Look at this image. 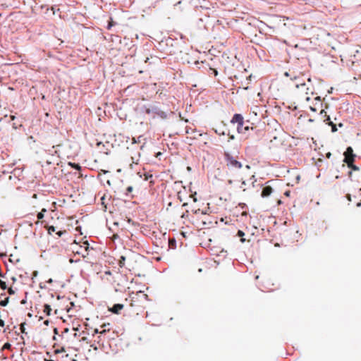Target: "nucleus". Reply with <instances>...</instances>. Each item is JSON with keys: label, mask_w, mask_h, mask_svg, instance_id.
Returning a JSON list of instances; mask_svg holds the SVG:
<instances>
[{"label": "nucleus", "mask_w": 361, "mask_h": 361, "mask_svg": "<svg viewBox=\"0 0 361 361\" xmlns=\"http://www.w3.org/2000/svg\"><path fill=\"white\" fill-rule=\"evenodd\" d=\"M226 166L228 168L239 169L242 168V164L237 160L235 157L231 155L228 152L224 153Z\"/></svg>", "instance_id": "1"}, {"label": "nucleus", "mask_w": 361, "mask_h": 361, "mask_svg": "<svg viewBox=\"0 0 361 361\" xmlns=\"http://www.w3.org/2000/svg\"><path fill=\"white\" fill-rule=\"evenodd\" d=\"M116 274L114 277V283L116 286V290H121L128 284V279L126 276L121 272H116Z\"/></svg>", "instance_id": "2"}, {"label": "nucleus", "mask_w": 361, "mask_h": 361, "mask_svg": "<svg viewBox=\"0 0 361 361\" xmlns=\"http://www.w3.org/2000/svg\"><path fill=\"white\" fill-rule=\"evenodd\" d=\"M295 87L298 90V94H300L305 101L309 102L311 100V97L309 94L310 89L307 87L305 82L300 84L295 83Z\"/></svg>", "instance_id": "3"}, {"label": "nucleus", "mask_w": 361, "mask_h": 361, "mask_svg": "<svg viewBox=\"0 0 361 361\" xmlns=\"http://www.w3.org/2000/svg\"><path fill=\"white\" fill-rule=\"evenodd\" d=\"M232 123H238L237 129L238 133H242L244 130H243V126L244 125V118L241 114H235L233 116L231 121Z\"/></svg>", "instance_id": "4"}, {"label": "nucleus", "mask_w": 361, "mask_h": 361, "mask_svg": "<svg viewBox=\"0 0 361 361\" xmlns=\"http://www.w3.org/2000/svg\"><path fill=\"white\" fill-rule=\"evenodd\" d=\"M344 162H345L348 166H350V164L354 162L355 154L351 147H348L344 152Z\"/></svg>", "instance_id": "5"}, {"label": "nucleus", "mask_w": 361, "mask_h": 361, "mask_svg": "<svg viewBox=\"0 0 361 361\" xmlns=\"http://www.w3.org/2000/svg\"><path fill=\"white\" fill-rule=\"evenodd\" d=\"M142 297L145 300H146L148 297V295L147 294H143L142 292H137L136 293V294L135 295V296L132 297L131 298V300H130V305L131 307H135V306H137V305L135 304V302L137 300H139V298Z\"/></svg>", "instance_id": "6"}, {"label": "nucleus", "mask_w": 361, "mask_h": 361, "mask_svg": "<svg viewBox=\"0 0 361 361\" xmlns=\"http://www.w3.org/2000/svg\"><path fill=\"white\" fill-rule=\"evenodd\" d=\"M142 297L145 300H146L148 297V295L147 294H143L142 292H137L136 293V294L135 295V296L132 297L131 298V300H130V305L131 307H135V306H137V305L135 304V302L137 300H139V298Z\"/></svg>", "instance_id": "7"}, {"label": "nucleus", "mask_w": 361, "mask_h": 361, "mask_svg": "<svg viewBox=\"0 0 361 361\" xmlns=\"http://www.w3.org/2000/svg\"><path fill=\"white\" fill-rule=\"evenodd\" d=\"M314 100L315 101V104L313 106H310V109L312 111H317L319 107L322 106V102L321 101L320 97L319 96L314 97Z\"/></svg>", "instance_id": "8"}, {"label": "nucleus", "mask_w": 361, "mask_h": 361, "mask_svg": "<svg viewBox=\"0 0 361 361\" xmlns=\"http://www.w3.org/2000/svg\"><path fill=\"white\" fill-rule=\"evenodd\" d=\"M124 306L122 304H115L112 307L109 308V310L114 314H119L120 312L123 309Z\"/></svg>", "instance_id": "9"}, {"label": "nucleus", "mask_w": 361, "mask_h": 361, "mask_svg": "<svg viewBox=\"0 0 361 361\" xmlns=\"http://www.w3.org/2000/svg\"><path fill=\"white\" fill-rule=\"evenodd\" d=\"M272 191L273 189L271 186H265L262 191L261 195L262 197H267L271 194Z\"/></svg>", "instance_id": "10"}, {"label": "nucleus", "mask_w": 361, "mask_h": 361, "mask_svg": "<svg viewBox=\"0 0 361 361\" xmlns=\"http://www.w3.org/2000/svg\"><path fill=\"white\" fill-rule=\"evenodd\" d=\"M237 236H238L240 238V240L242 243H244L245 242H247V243L250 242V239H247L245 238V233L241 230H239L238 231Z\"/></svg>", "instance_id": "11"}, {"label": "nucleus", "mask_w": 361, "mask_h": 361, "mask_svg": "<svg viewBox=\"0 0 361 361\" xmlns=\"http://www.w3.org/2000/svg\"><path fill=\"white\" fill-rule=\"evenodd\" d=\"M320 115L323 117L324 121L327 123L330 121V117L326 114V112L324 109H321Z\"/></svg>", "instance_id": "12"}, {"label": "nucleus", "mask_w": 361, "mask_h": 361, "mask_svg": "<svg viewBox=\"0 0 361 361\" xmlns=\"http://www.w3.org/2000/svg\"><path fill=\"white\" fill-rule=\"evenodd\" d=\"M275 142H279V140H278L277 137H274V140H270L269 145V148L270 149H274L276 147V145L274 144Z\"/></svg>", "instance_id": "13"}, {"label": "nucleus", "mask_w": 361, "mask_h": 361, "mask_svg": "<svg viewBox=\"0 0 361 361\" xmlns=\"http://www.w3.org/2000/svg\"><path fill=\"white\" fill-rule=\"evenodd\" d=\"M51 308L50 307L49 305H47V304H45L44 305V310H43V312L47 314V315H50L51 314Z\"/></svg>", "instance_id": "14"}, {"label": "nucleus", "mask_w": 361, "mask_h": 361, "mask_svg": "<svg viewBox=\"0 0 361 361\" xmlns=\"http://www.w3.org/2000/svg\"><path fill=\"white\" fill-rule=\"evenodd\" d=\"M84 252L82 251H77V253L81 254L83 257H85V255H87V250H88V244L87 243H84Z\"/></svg>", "instance_id": "15"}, {"label": "nucleus", "mask_w": 361, "mask_h": 361, "mask_svg": "<svg viewBox=\"0 0 361 361\" xmlns=\"http://www.w3.org/2000/svg\"><path fill=\"white\" fill-rule=\"evenodd\" d=\"M327 124L329 126H331V131L332 132L334 133V132L337 131L336 126L332 121H331V120L329 122H327Z\"/></svg>", "instance_id": "16"}, {"label": "nucleus", "mask_w": 361, "mask_h": 361, "mask_svg": "<svg viewBox=\"0 0 361 361\" xmlns=\"http://www.w3.org/2000/svg\"><path fill=\"white\" fill-rule=\"evenodd\" d=\"M69 165L78 171L81 169V166L78 164L69 162Z\"/></svg>", "instance_id": "17"}, {"label": "nucleus", "mask_w": 361, "mask_h": 361, "mask_svg": "<svg viewBox=\"0 0 361 361\" xmlns=\"http://www.w3.org/2000/svg\"><path fill=\"white\" fill-rule=\"evenodd\" d=\"M56 231V228L54 226H47V232L49 234H51Z\"/></svg>", "instance_id": "18"}, {"label": "nucleus", "mask_w": 361, "mask_h": 361, "mask_svg": "<svg viewBox=\"0 0 361 361\" xmlns=\"http://www.w3.org/2000/svg\"><path fill=\"white\" fill-rule=\"evenodd\" d=\"M44 215L42 212H39L37 215V221L35 223L37 224L40 220H42L44 218Z\"/></svg>", "instance_id": "19"}, {"label": "nucleus", "mask_w": 361, "mask_h": 361, "mask_svg": "<svg viewBox=\"0 0 361 361\" xmlns=\"http://www.w3.org/2000/svg\"><path fill=\"white\" fill-rule=\"evenodd\" d=\"M8 300L9 298L7 297L6 298H5V300L0 301V305L4 307L6 306L8 302Z\"/></svg>", "instance_id": "20"}, {"label": "nucleus", "mask_w": 361, "mask_h": 361, "mask_svg": "<svg viewBox=\"0 0 361 361\" xmlns=\"http://www.w3.org/2000/svg\"><path fill=\"white\" fill-rule=\"evenodd\" d=\"M125 257H121L120 260H119V266L121 268H123V265H124V262H125Z\"/></svg>", "instance_id": "21"}, {"label": "nucleus", "mask_w": 361, "mask_h": 361, "mask_svg": "<svg viewBox=\"0 0 361 361\" xmlns=\"http://www.w3.org/2000/svg\"><path fill=\"white\" fill-rule=\"evenodd\" d=\"M0 286H1V288L3 290L6 289V288H7V286H6V282H4V281H1V280H0Z\"/></svg>", "instance_id": "22"}, {"label": "nucleus", "mask_w": 361, "mask_h": 361, "mask_svg": "<svg viewBox=\"0 0 361 361\" xmlns=\"http://www.w3.org/2000/svg\"><path fill=\"white\" fill-rule=\"evenodd\" d=\"M25 322H24V323H22V324H20V331H21V332H22L23 334H27V333H26V331H25Z\"/></svg>", "instance_id": "23"}, {"label": "nucleus", "mask_w": 361, "mask_h": 361, "mask_svg": "<svg viewBox=\"0 0 361 361\" xmlns=\"http://www.w3.org/2000/svg\"><path fill=\"white\" fill-rule=\"evenodd\" d=\"M348 167L354 171H357L359 169L358 167L353 164V163H352V164H350V166Z\"/></svg>", "instance_id": "24"}, {"label": "nucleus", "mask_w": 361, "mask_h": 361, "mask_svg": "<svg viewBox=\"0 0 361 361\" xmlns=\"http://www.w3.org/2000/svg\"><path fill=\"white\" fill-rule=\"evenodd\" d=\"M133 188L132 186H128L127 188H126V194H129L132 191H133Z\"/></svg>", "instance_id": "25"}, {"label": "nucleus", "mask_w": 361, "mask_h": 361, "mask_svg": "<svg viewBox=\"0 0 361 361\" xmlns=\"http://www.w3.org/2000/svg\"><path fill=\"white\" fill-rule=\"evenodd\" d=\"M114 25V22L112 20V19L111 18V21L109 23V25L107 26V29L108 30H110L111 27Z\"/></svg>", "instance_id": "26"}, {"label": "nucleus", "mask_w": 361, "mask_h": 361, "mask_svg": "<svg viewBox=\"0 0 361 361\" xmlns=\"http://www.w3.org/2000/svg\"><path fill=\"white\" fill-rule=\"evenodd\" d=\"M243 130H244L241 133H245L249 130V126H243Z\"/></svg>", "instance_id": "27"}, {"label": "nucleus", "mask_w": 361, "mask_h": 361, "mask_svg": "<svg viewBox=\"0 0 361 361\" xmlns=\"http://www.w3.org/2000/svg\"><path fill=\"white\" fill-rule=\"evenodd\" d=\"M11 347V344L8 343H6L4 345V347L3 348L4 349H7V348H9Z\"/></svg>", "instance_id": "28"}, {"label": "nucleus", "mask_w": 361, "mask_h": 361, "mask_svg": "<svg viewBox=\"0 0 361 361\" xmlns=\"http://www.w3.org/2000/svg\"><path fill=\"white\" fill-rule=\"evenodd\" d=\"M64 233H66V231H58V232L56 233V234H57L59 237H61V236Z\"/></svg>", "instance_id": "29"}, {"label": "nucleus", "mask_w": 361, "mask_h": 361, "mask_svg": "<svg viewBox=\"0 0 361 361\" xmlns=\"http://www.w3.org/2000/svg\"><path fill=\"white\" fill-rule=\"evenodd\" d=\"M63 351H64V348H61V349L56 350L55 353H61V352H63Z\"/></svg>", "instance_id": "30"}, {"label": "nucleus", "mask_w": 361, "mask_h": 361, "mask_svg": "<svg viewBox=\"0 0 361 361\" xmlns=\"http://www.w3.org/2000/svg\"><path fill=\"white\" fill-rule=\"evenodd\" d=\"M295 80H299L298 82H296V83H298V84H300V83H301V82H304V80H302V81H300V80H300V78H298V77H295Z\"/></svg>", "instance_id": "31"}, {"label": "nucleus", "mask_w": 361, "mask_h": 361, "mask_svg": "<svg viewBox=\"0 0 361 361\" xmlns=\"http://www.w3.org/2000/svg\"><path fill=\"white\" fill-rule=\"evenodd\" d=\"M211 70H212V71L214 72V75H216L218 74V72L216 69H212V68H210Z\"/></svg>", "instance_id": "32"}, {"label": "nucleus", "mask_w": 361, "mask_h": 361, "mask_svg": "<svg viewBox=\"0 0 361 361\" xmlns=\"http://www.w3.org/2000/svg\"><path fill=\"white\" fill-rule=\"evenodd\" d=\"M47 212V209L43 208V209H42V210H41V212H42V214H44V213H46Z\"/></svg>", "instance_id": "33"}, {"label": "nucleus", "mask_w": 361, "mask_h": 361, "mask_svg": "<svg viewBox=\"0 0 361 361\" xmlns=\"http://www.w3.org/2000/svg\"><path fill=\"white\" fill-rule=\"evenodd\" d=\"M37 274V272H35V271L32 272V275H31L32 278L36 276Z\"/></svg>", "instance_id": "34"}, {"label": "nucleus", "mask_w": 361, "mask_h": 361, "mask_svg": "<svg viewBox=\"0 0 361 361\" xmlns=\"http://www.w3.org/2000/svg\"><path fill=\"white\" fill-rule=\"evenodd\" d=\"M242 185L245 186V181L242 182ZM241 188H243V190H245V188H244L243 186H241Z\"/></svg>", "instance_id": "35"}, {"label": "nucleus", "mask_w": 361, "mask_h": 361, "mask_svg": "<svg viewBox=\"0 0 361 361\" xmlns=\"http://www.w3.org/2000/svg\"><path fill=\"white\" fill-rule=\"evenodd\" d=\"M49 320H46V321H44V324L45 325H47H47H49Z\"/></svg>", "instance_id": "36"}, {"label": "nucleus", "mask_w": 361, "mask_h": 361, "mask_svg": "<svg viewBox=\"0 0 361 361\" xmlns=\"http://www.w3.org/2000/svg\"><path fill=\"white\" fill-rule=\"evenodd\" d=\"M146 113L149 114L151 113V110L149 109H146Z\"/></svg>", "instance_id": "37"}, {"label": "nucleus", "mask_w": 361, "mask_h": 361, "mask_svg": "<svg viewBox=\"0 0 361 361\" xmlns=\"http://www.w3.org/2000/svg\"><path fill=\"white\" fill-rule=\"evenodd\" d=\"M52 282H53L52 279H49V280H47V283H52Z\"/></svg>", "instance_id": "38"}, {"label": "nucleus", "mask_w": 361, "mask_h": 361, "mask_svg": "<svg viewBox=\"0 0 361 361\" xmlns=\"http://www.w3.org/2000/svg\"><path fill=\"white\" fill-rule=\"evenodd\" d=\"M200 209H197V210H195V211L194 212V213H195V214H198V213L200 212Z\"/></svg>", "instance_id": "39"}, {"label": "nucleus", "mask_w": 361, "mask_h": 361, "mask_svg": "<svg viewBox=\"0 0 361 361\" xmlns=\"http://www.w3.org/2000/svg\"><path fill=\"white\" fill-rule=\"evenodd\" d=\"M149 178H152V175H149ZM145 180H147V179H148V176H146V177H145Z\"/></svg>", "instance_id": "40"}, {"label": "nucleus", "mask_w": 361, "mask_h": 361, "mask_svg": "<svg viewBox=\"0 0 361 361\" xmlns=\"http://www.w3.org/2000/svg\"><path fill=\"white\" fill-rule=\"evenodd\" d=\"M289 193H290V192H286L285 193V195H287V196H288V195H289Z\"/></svg>", "instance_id": "41"}, {"label": "nucleus", "mask_w": 361, "mask_h": 361, "mask_svg": "<svg viewBox=\"0 0 361 361\" xmlns=\"http://www.w3.org/2000/svg\"><path fill=\"white\" fill-rule=\"evenodd\" d=\"M11 118L12 120H13V119L15 118V116H11Z\"/></svg>", "instance_id": "42"}, {"label": "nucleus", "mask_w": 361, "mask_h": 361, "mask_svg": "<svg viewBox=\"0 0 361 361\" xmlns=\"http://www.w3.org/2000/svg\"><path fill=\"white\" fill-rule=\"evenodd\" d=\"M9 293H13V290H11V288L9 289Z\"/></svg>", "instance_id": "43"}, {"label": "nucleus", "mask_w": 361, "mask_h": 361, "mask_svg": "<svg viewBox=\"0 0 361 361\" xmlns=\"http://www.w3.org/2000/svg\"><path fill=\"white\" fill-rule=\"evenodd\" d=\"M33 197H34V198H36V197H37V195H36V194H34Z\"/></svg>", "instance_id": "44"}, {"label": "nucleus", "mask_w": 361, "mask_h": 361, "mask_svg": "<svg viewBox=\"0 0 361 361\" xmlns=\"http://www.w3.org/2000/svg\"><path fill=\"white\" fill-rule=\"evenodd\" d=\"M2 272H0V276L3 277L4 275L1 274Z\"/></svg>", "instance_id": "45"}, {"label": "nucleus", "mask_w": 361, "mask_h": 361, "mask_svg": "<svg viewBox=\"0 0 361 361\" xmlns=\"http://www.w3.org/2000/svg\"><path fill=\"white\" fill-rule=\"evenodd\" d=\"M310 94H311L312 96H313V95H314V93H313L312 92H311Z\"/></svg>", "instance_id": "46"}, {"label": "nucleus", "mask_w": 361, "mask_h": 361, "mask_svg": "<svg viewBox=\"0 0 361 361\" xmlns=\"http://www.w3.org/2000/svg\"><path fill=\"white\" fill-rule=\"evenodd\" d=\"M106 273L108 274H111V272L108 271V272H106Z\"/></svg>", "instance_id": "47"}, {"label": "nucleus", "mask_w": 361, "mask_h": 361, "mask_svg": "<svg viewBox=\"0 0 361 361\" xmlns=\"http://www.w3.org/2000/svg\"><path fill=\"white\" fill-rule=\"evenodd\" d=\"M73 361H77L76 360H73Z\"/></svg>", "instance_id": "48"}, {"label": "nucleus", "mask_w": 361, "mask_h": 361, "mask_svg": "<svg viewBox=\"0 0 361 361\" xmlns=\"http://www.w3.org/2000/svg\"><path fill=\"white\" fill-rule=\"evenodd\" d=\"M49 361H54V360H49Z\"/></svg>", "instance_id": "49"}]
</instances>
